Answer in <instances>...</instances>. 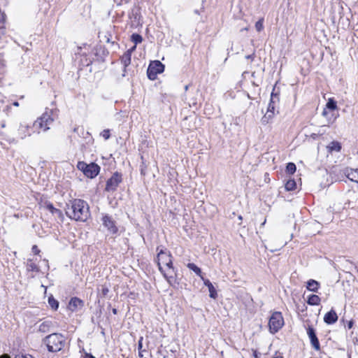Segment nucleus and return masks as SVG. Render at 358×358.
<instances>
[{
  "instance_id": "nucleus-38",
  "label": "nucleus",
  "mask_w": 358,
  "mask_h": 358,
  "mask_svg": "<svg viewBox=\"0 0 358 358\" xmlns=\"http://www.w3.org/2000/svg\"><path fill=\"white\" fill-rule=\"evenodd\" d=\"M15 358H34V357L30 355H25L16 356Z\"/></svg>"
},
{
  "instance_id": "nucleus-34",
  "label": "nucleus",
  "mask_w": 358,
  "mask_h": 358,
  "mask_svg": "<svg viewBox=\"0 0 358 358\" xmlns=\"http://www.w3.org/2000/svg\"><path fill=\"white\" fill-rule=\"evenodd\" d=\"M102 136L104 138V139L107 140L110 138V130L109 129H105L101 133Z\"/></svg>"
},
{
  "instance_id": "nucleus-37",
  "label": "nucleus",
  "mask_w": 358,
  "mask_h": 358,
  "mask_svg": "<svg viewBox=\"0 0 358 358\" xmlns=\"http://www.w3.org/2000/svg\"><path fill=\"white\" fill-rule=\"evenodd\" d=\"M136 45L134 44V45L133 47H131V48H129L128 50H127L125 52L127 53H129V55H131L132 52L136 50Z\"/></svg>"
},
{
  "instance_id": "nucleus-53",
  "label": "nucleus",
  "mask_w": 358,
  "mask_h": 358,
  "mask_svg": "<svg viewBox=\"0 0 358 358\" xmlns=\"http://www.w3.org/2000/svg\"><path fill=\"white\" fill-rule=\"evenodd\" d=\"M238 220H242V216H241V215L238 216Z\"/></svg>"
},
{
  "instance_id": "nucleus-10",
  "label": "nucleus",
  "mask_w": 358,
  "mask_h": 358,
  "mask_svg": "<svg viewBox=\"0 0 358 358\" xmlns=\"http://www.w3.org/2000/svg\"><path fill=\"white\" fill-rule=\"evenodd\" d=\"M306 332L310 339L312 347L317 351L320 350V344L316 335L315 329L311 325L306 328Z\"/></svg>"
},
{
  "instance_id": "nucleus-43",
  "label": "nucleus",
  "mask_w": 358,
  "mask_h": 358,
  "mask_svg": "<svg viewBox=\"0 0 358 358\" xmlns=\"http://www.w3.org/2000/svg\"><path fill=\"white\" fill-rule=\"evenodd\" d=\"M353 326V322L352 320L349 321L348 324V328L350 329Z\"/></svg>"
},
{
  "instance_id": "nucleus-20",
  "label": "nucleus",
  "mask_w": 358,
  "mask_h": 358,
  "mask_svg": "<svg viewBox=\"0 0 358 358\" xmlns=\"http://www.w3.org/2000/svg\"><path fill=\"white\" fill-rule=\"evenodd\" d=\"M320 298L316 294H310L307 299L308 304L310 306H317L320 303Z\"/></svg>"
},
{
  "instance_id": "nucleus-54",
  "label": "nucleus",
  "mask_w": 358,
  "mask_h": 358,
  "mask_svg": "<svg viewBox=\"0 0 358 358\" xmlns=\"http://www.w3.org/2000/svg\"><path fill=\"white\" fill-rule=\"evenodd\" d=\"M185 90H187L188 89V85H186L185 87Z\"/></svg>"
},
{
  "instance_id": "nucleus-33",
  "label": "nucleus",
  "mask_w": 358,
  "mask_h": 358,
  "mask_svg": "<svg viewBox=\"0 0 358 358\" xmlns=\"http://www.w3.org/2000/svg\"><path fill=\"white\" fill-rule=\"evenodd\" d=\"M45 208L48 210L52 214L55 213V210L57 208H55L51 203H45Z\"/></svg>"
},
{
  "instance_id": "nucleus-46",
  "label": "nucleus",
  "mask_w": 358,
  "mask_h": 358,
  "mask_svg": "<svg viewBox=\"0 0 358 358\" xmlns=\"http://www.w3.org/2000/svg\"><path fill=\"white\" fill-rule=\"evenodd\" d=\"M13 105L14 106H19V103L17 101H15V102H13Z\"/></svg>"
},
{
  "instance_id": "nucleus-42",
  "label": "nucleus",
  "mask_w": 358,
  "mask_h": 358,
  "mask_svg": "<svg viewBox=\"0 0 358 358\" xmlns=\"http://www.w3.org/2000/svg\"><path fill=\"white\" fill-rule=\"evenodd\" d=\"M84 358H95L92 355L86 353Z\"/></svg>"
},
{
  "instance_id": "nucleus-1",
  "label": "nucleus",
  "mask_w": 358,
  "mask_h": 358,
  "mask_svg": "<svg viewBox=\"0 0 358 358\" xmlns=\"http://www.w3.org/2000/svg\"><path fill=\"white\" fill-rule=\"evenodd\" d=\"M157 264L161 273L169 284H172L176 277V272L173 266L172 256L166 249H159L157 247Z\"/></svg>"
},
{
  "instance_id": "nucleus-22",
  "label": "nucleus",
  "mask_w": 358,
  "mask_h": 358,
  "mask_svg": "<svg viewBox=\"0 0 358 358\" xmlns=\"http://www.w3.org/2000/svg\"><path fill=\"white\" fill-rule=\"evenodd\" d=\"M187 266L191 271H194L197 275H199L201 278V279L202 280V278H203V276L202 275L201 270V268L199 267H198L194 263H188L187 264Z\"/></svg>"
},
{
  "instance_id": "nucleus-19",
  "label": "nucleus",
  "mask_w": 358,
  "mask_h": 358,
  "mask_svg": "<svg viewBox=\"0 0 358 358\" xmlns=\"http://www.w3.org/2000/svg\"><path fill=\"white\" fill-rule=\"evenodd\" d=\"M27 271H32L38 273L40 271L39 267L31 259H28L26 264Z\"/></svg>"
},
{
  "instance_id": "nucleus-50",
  "label": "nucleus",
  "mask_w": 358,
  "mask_h": 358,
  "mask_svg": "<svg viewBox=\"0 0 358 358\" xmlns=\"http://www.w3.org/2000/svg\"><path fill=\"white\" fill-rule=\"evenodd\" d=\"M273 358H283V357H282V356H276V357H274Z\"/></svg>"
},
{
  "instance_id": "nucleus-6",
  "label": "nucleus",
  "mask_w": 358,
  "mask_h": 358,
  "mask_svg": "<svg viewBox=\"0 0 358 358\" xmlns=\"http://www.w3.org/2000/svg\"><path fill=\"white\" fill-rule=\"evenodd\" d=\"M164 71V65L159 60L151 62L147 70V75L150 80L156 79L157 74Z\"/></svg>"
},
{
  "instance_id": "nucleus-41",
  "label": "nucleus",
  "mask_w": 358,
  "mask_h": 358,
  "mask_svg": "<svg viewBox=\"0 0 358 358\" xmlns=\"http://www.w3.org/2000/svg\"><path fill=\"white\" fill-rule=\"evenodd\" d=\"M252 354L254 358H259V354L257 352L256 350H252Z\"/></svg>"
},
{
  "instance_id": "nucleus-29",
  "label": "nucleus",
  "mask_w": 358,
  "mask_h": 358,
  "mask_svg": "<svg viewBox=\"0 0 358 358\" xmlns=\"http://www.w3.org/2000/svg\"><path fill=\"white\" fill-rule=\"evenodd\" d=\"M131 41L134 43V44L137 45L143 41L142 36L138 34H133L131 35Z\"/></svg>"
},
{
  "instance_id": "nucleus-17",
  "label": "nucleus",
  "mask_w": 358,
  "mask_h": 358,
  "mask_svg": "<svg viewBox=\"0 0 358 358\" xmlns=\"http://www.w3.org/2000/svg\"><path fill=\"white\" fill-rule=\"evenodd\" d=\"M306 284L307 289L313 292H317L320 288V283L313 279L309 280Z\"/></svg>"
},
{
  "instance_id": "nucleus-21",
  "label": "nucleus",
  "mask_w": 358,
  "mask_h": 358,
  "mask_svg": "<svg viewBox=\"0 0 358 358\" xmlns=\"http://www.w3.org/2000/svg\"><path fill=\"white\" fill-rule=\"evenodd\" d=\"M52 322L50 321H45L42 322L38 327V331L41 333H47L50 331Z\"/></svg>"
},
{
  "instance_id": "nucleus-31",
  "label": "nucleus",
  "mask_w": 358,
  "mask_h": 358,
  "mask_svg": "<svg viewBox=\"0 0 358 358\" xmlns=\"http://www.w3.org/2000/svg\"><path fill=\"white\" fill-rule=\"evenodd\" d=\"M264 19L261 18L259 19L256 23H255V29L257 31H261L264 29Z\"/></svg>"
},
{
  "instance_id": "nucleus-2",
  "label": "nucleus",
  "mask_w": 358,
  "mask_h": 358,
  "mask_svg": "<svg viewBox=\"0 0 358 358\" xmlns=\"http://www.w3.org/2000/svg\"><path fill=\"white\" fill-rule=\"evenodd\" d=\"M66 214L71 220L85 222L90 215L89 206L84 200L75 199L67 204Z\"/></svg>"
},
{
  "instance_id": "nucleus-52",
  "label": "nucleus",
  "mask_w": 358,
  "mask_h": 358,
  "mask_svg": "<svg viewBox=\"0 0 358 358\" xmlns=\"http://www.w3.org/2000/svg\"><path fill=\"white\" fill-rule=\"evenodd\" d=\"M6 108H7V110H10V106H6Z\"/></svg>"
},
{
  "instance_id": "nucleus-36",
  "label": "nucleus",
  "mask_w": 358,
  "mask_h": 358,
  "mask_svg": "<svg viewBox=\"0 0 358 358\" xmlns=\"http://www.w3.org/2000/svg\"><path fill=\"white\" fill-rule=\"evenodd\" d=\"M109 292V289L108 287L103 286L101 289V294L103 296H106Z\"/></svg>"
},
{
  "instance_id": "nucleus-32",
  "label": "nucleus",
  "mask_w": 358,
  "mask_h": 358,
  "mask_svg": "<svg viewBox=\"0 0 358 358\" xmlns=\"http://www.w3.org/2000/svg\"><path fill=\"white\" fill-rule=\"evenodd\" d=\"M270 101H277V102L279 101V95H278V93L277 92H275V87L273 89V91L271 92Z\"/></svg>"
},
{
  "instance_id": "nucleus-45",
  "label": "nucleus",
  "mask_w": 358,
  "mask_h": 358,
  "mask_svg": "<svg viewBox=\"0 0 358 358\" xmlns=\"http://www.w3.org/2000/svg\"><path fill=\"white\" fill-rule=\"evenodd\" d=\"M328 114V112L327 111L326 109H324L323 112H322V115L324 116H327Z\"/></svg>"
},
{
  "instance_id": "nucleus-48",
  "label": "nucleus",
  "mask_w": 358,
  "mask_h": 358,
  "mask_svg": "<svg viewBox=\"0 0 358 358\" xmlns=\"http://www.w3.org/2000/svg\"><path fill=\"white\" fill-rule=\"evenodd\" d=\"M5 127H6V124H5V122H3V123L1 124V127H2V128H4Z\"/></svg>"
},
{
  "instance_id": "nucleus-23",
  "label": "nucleus",
  "mask_w": 358,
  "mask_h": 358,
  "mask_svg": "<svg viewBox=\"0 0 358 358\" xmlns=\"http://www.w3.org/2000/svg\"><path fill=\"white\" fill-rule=\"evenodd\" d=\"M274 115V113H268L266 111L265 115L261 119L262 124L266 125L267 124L270 123L272 119L273 118Z\"/></svg>"
},
{
  "instance_id": "nucleus-11",
  "label": "nucleus",
  "mask_w": 358,
  "mask_h": 358,
  "mask_svg": "<svg viewBox=\"0 0 358 358\" xmlns=\"http://www.w3.org/2000/svg\"><path fill=\"white\" fill-rule=\"evenodd\" d=\"M83 306L84 302L83 300L80 299L78 297H73L71 298L69 303L68 308L71 311L75 312L81 309L83 307Z\"/></svg>"
},
{
  "instance_id": "nucleus-15",
  "label": "nucleus",
  "mask_w": 358,
  "mask_h": 358,
  "mask_svg": "<svg viewBox=\"0 0 358 358\" xmlns=\"http://www.w3.org/2000/svg\"><path fill=\"white\" fill-rule=\"evenodd\" d=\"M30 127L24 124H20L18 129V134L21 139H24L27 136H31V132L29 131Z\"/></svg>"
},
{
  "instance_id": "nucleus-24",
  "label": "nucleus",
  "mask_w": 358,
  "mask_h": 358,
  "mask_svg": "<svg viewBox=\"0 0 358 358\" xmlns=\"http://www.w3.org/2000/svg\"><path fill=\"white\" fill-rule=\"evenodd\" d=\"M285 187L287 191L294 190L296 187V181L294 180H288L285 183Z\"/></svg>"
},
{
  "instance_id": "nucleus-18",
  "label": "nucleus",
  "mask_w": 358,
  "mask_h": 358,
  "mask_svg": "<svg viewBox=\"0 0 358 358\" xmlns=\"http://www.w3.org/2000/svg\"><path fill=\"white\" fill-rule=\"evenodd\" d=\"M328 152H340L341 150V144L338 141L331 142L327 147Z\"/></svg>"
},
{
  "instance_id": "nucleus-47",
  "label": "nucleus",
  "mask_w": 358,
  "mask_h": 358,
  "mask_svg": "<svg viewBox=\"0 0 358 358\" xmlns=\"http://www.w3.org/2000/svg\"><path fill=\"white\" fill-rule=\"evenodd\" d=\"M112 311H113V314H115H115H117V309H116V308H113V309L112 310Z\"/></svg>"
},
{
  "instance_id": "nucleus-7",
  "label": "nucleus",
  "mask_w": 358,
  "mask_h": 358,
  "mask_svg": "<svg viewBox=\"0 0 358 358\" xmlns=\"http://www.w3.org/2000/svg\"><path fill=\"white\" fill-rule=\"evenodd\" d=\"M54 120L50 115L45 112L41 117L38 118L34 123V127L40 128L45 131L50 129V125L53 122Z\"/></svg>"
},
{
  "instance_id": "nucleus-5",
  "label": "nucleus",
  "mask_w": 358,
  "mask_h": 358,
  "mask_svg": "<svg viewBox=\"0 0 358 358\" xmlns=\"http://www.w3.org/2000/svg\"><path fill=\"white\" fill-rule=\"evenodd\" d=\"M284 325V319L280 312L273 313L268 322L269 330L271 334L277 333Z\"/></svg>"
},
{
  "instance_id": "nucleus-35",
  "label": "nucleus",
  "mask_w": 358,
  "mask_h": 358,
  "mask_svg": "<svg viewBox=\"0 0 358 358\" xmlns=\"http://www.w3.org/2000/svg\"><path fill=\"white\" fill-rule=\"evenodd\" d=\"M52 215H55L58 218L62 220L63 219V213L59 209H57L55 210V213H52Z\"/></svg>"
},
{
  "instance_id": "nucleus-27",
  "label": "nucleus",
  "mask_w": 358,
  "mask_h": 358,
  "mask_svg": "<svg viewBox=\"0 0 358 358\" xmlns=\"http://www.w3.org/2000/svg\"><path fill=\"white\" fill-rule=\"evenodd\" d=\"M327 108L334 110L337 108V103L333 99H329L326 104Z\"/></svg>"
},
{
  "instance_id": "nucleus-9",
  "label": "nucleus",
  "mask_w": 358,
  "mask_h": 358,
  "mask_svg": "<svg viewBox=\"0 0 358 358\" xmlns=\"http://www.w3.org/2000/svg\"><path fill=\"white\" fill-rule=\"evenodd\" d=\"M102 222L104 227L107 229L110 234H116L118 231L115 221L108 215H105L102 217Z\"/></svg>"
},
{
  "instance_id": "nucleus-14",
  "label": "nucleus",
  "mask_w": 358,
  "mask_h": 358,
  "mask_svg": "<svg viewBox=\"0 0 358 358\" xmlns=\"http://www.w3.org/2000/svg\"><path fill=\"white\" fill-rule=\"evenodd\" d=\"M202 280L203 281L204 285L206 286L208 289L210 297L214 299H216L217 296V293L211 282L208 279H206L204 278H202Z\"/></svg>"
},
{
  "instance_id": "nucleus-44",
  "label": "nucleus",
  "mask_w": 358,
  "mask_h": 358,
  "mask_svg": "<svg viewBox=\"0 0 358 358\" xmlns=\"http://www.w3.org/2000/svg\"><path fill=\"white\" fill-rule=\"evenodd\" d=\"M0 358H10V357L8 354H3L0 356Z\"/></svg>"
},
{
  "instance_id": "nucleus-40",
  "label": "nucleus",
  "mask_w": 358,
  "mask_h": 358,
  "mask_svg": "<svg viewBox=\"0 0 358 358\" xmlns=\"http://www.w3.org/2000/svg\"><path fill=\"white\" fill-rule=\"evenodd\" d=\"M32 252L35 254H38L40 252V250H38L36 245H34L32 247Z\"/></svg>"
},
{
  "instance_id": "nucleus-16",
  "label": "nucleus",
  "mask_w": 358,
  "mask_h": 358,
  "mask_svg": "<svg viewBox=\"0 0 358 358\" xmlns=\"http://www.w3.org/2000/svg\"><path fill=\"white\" fill-rule=\"evenodd\" d=\"M131 55L129 53L124 52V55L121 57V62L124 66V73L123 76H125V72L127 71V67L131 64Z\"/></svg>"
},
{
  "instance_id": "nucleus-3",
  "label": "nucleus",
  "mask_w": 358,
  "mask_h": 358,
  "mask_svg": "<svg viewBox=\"0 0 358 358\" xmlns=\"http://www.w3.org/2000/svg\"><path fill=\"white\" fill-rule=\"evenodd\" d=\"M42 342L49 352H57L62 350L65 345V339L62 334L53 333L43 338Z\"/></svg>"
},
{
  "instance_id": "nucleus-51",
  "label": "nucleus",
  "mask_w": 358,
  "mask_h": 358,
  "mask_svg": "<svg viewBox=\"0 0 358 358\" xmlns=\"http://www.w3.org/2000/svg\"><path fill=\"white\" fill-rule=\"evenodd\" d=\"M194 13H196V14H199V11L198 10H195Z\"/></svg>"
},
{
  "instance_id": "nucleus-4",
  "label": "nucleus",
  "mask_w": 358,
  "mask_h": 358,
  "mask_svg": "<svg viewBox=\"0 0 358 358\" xmlns=\"http://www.w3.org/2000/svg\"><path fill=\"white\" fill-rule=\"evenodd\" d=\"M77 167L79 170L83 171L87 177L90 178L96 177L100 171L99 166L95 163H90L87 164L84 162H79Z\"/></svg>"
},
{
  "instance_id": "nucleus-25",
  "label": "nucleus",
  "mask_w": 358,
  "mask_h": 358,
  "mask_svg": "<svg viewBox=\"0 0 358 358\" xmlns=\"http://www.w3.org/2000/svg\"><path fill=\"white\" fill-rule=\"evenodd\" d=\"M143 337H141L138 342V356L142 358H148L144 356V353L146 352V351L143 349Z\"/></svg>"
},
{
  "instance_id": "nucleus-8",
  "label": "nucleus",
  "mask_w": 358,
  "mask_h": 358,
  "mask_svg": "<svg viewBox=\"0 0 358 358\" xmlns=\"http://www.w3.org/2000/svg\"><path fill=\"white\" fill-rule=\"evenodd\" d=\"M122 181V176L118 172H115L107 180L105 190L106 192H114L117 189L120 183Z\"/></svg>"
},
{
  "instance_id": "nucleus-30",
  "label": "nucleus",
  "mask_w": 358,
  "mask_h": 358,
  "mask_svg": "<svg viewBox=\"0 0 358 358\" xmlns=\"http://www.w3.org/2000/svg\"><path fill=\"white\" fill-rule=\"evenodd\" d=\"M278 103L277 101H270V103H268L267 112L272 113L275 114V104Z\"/></svg>"
},
{
  "instance_id": "nucleus-13",
  "label": "nucleus",
  "mask_w": 358,
  "mask_h": 358,
  "mask_svg": "<svg viewBox=\"0 0 358 358\" xmlns=\"http://www.w3.org/2000/svg\"><path fill=\"white\" fill-rule=\"evenodd\" d=\"M345 176L353 182H358V169H353L350 168H345L343 171Z\"/></svg>"
},
{
  "instance_id": "nucleus-39",
  "label": "nucleus",
  "mask_w": 358,
  "mask_h": 358,
  "mask_svg": "<svg viewBox=\"0 0 358 358\" xmlns=\"http://www.w3.org/2000/svg\"><path fill=\"white\" fill-rule=\"evenodd\" d=\"M255 52H253L252 54L251 55H246L245 56V59H250V60H253L254 58H255Z\"/></svg>"
},
{
  "instance_id": "nucleus-49",
  "label": "nucleus",
  "mask_w": 358,
  "mask_h": 358,
  "mask_svg": "<svg viewBox=\"0 0 358 358\" xmlns=\"http://www.w3.org/2000/svg\"><path fill=\"white\" fill-rule=\"evenodd\" d=\"M355 344L357 345H358V339L356 338L355 341Z\"/></svg>"
},
{
  "instance_id": "nucleus-28",
  "label": "nucleus",
  "mask_w": 358,
  "mask_h": 358,
  "mask_svg": "<svg viewBox=\"0 0 358 358\" xmlns=\"http://www.w3.org/2000/svg\"><path fill=\"white\" fill-rule=\"evenodd\" d=\"M296 169V167L295 164H294L292 162H289L287 164L286 171L287 173L293 174L295 173Z\"/></svg>"
},
{
  "instance_id": "nucleus-12",
  "label": "nucleus",
  "mask_w": 358,
  "mask_h": 358,
  "mask_svg": "<svg viewBox=\"0 0 358 358\" xmlns=\"http://www.w3.org/2000/svg\"><path fill=\"white\" fill-rule=\"evenodd\" d=\"M338 320V315L334 310L327 312L324 317V321L327 324H333Z\"/></svg>"
},
{
  "instance_id": "nucleus-26",
  "label": "nucleus",
  "mask_w": 358,
  "mask_h": 358,
  "mask_svg": "<svg viewBox=\"0 0 358 358\" xmlns=\"http://www.w3.org/2000/svg\"><path fill=\"white\" fill-rule=\"evenodd\" d=\"M48 304L52 308V309L56 310L59 308V302L56 299H54L52 296H49L48 298Z\"/></svg>"
}]
</instances>
